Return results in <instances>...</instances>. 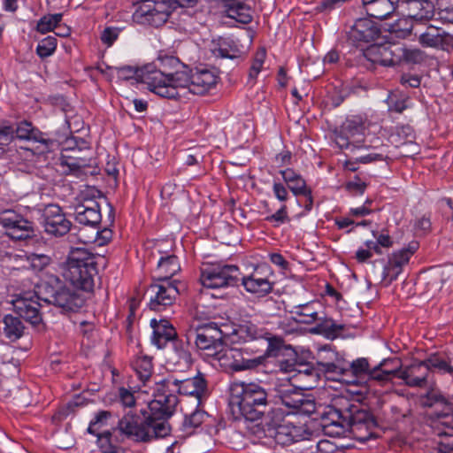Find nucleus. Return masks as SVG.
<instances>
[{"label":"nucleus","mask_w":453,"mask_h":453,"mask_svg":"<svg viewBox=\"0 0 453 453\" xmlns=\"http://www.w3.org/2000/svg\"><path fill=\"white\" fill-rule=\"evenodd\" d=\"M265 220L272 223L273 226H280L283 224L288 223L290 221V218L288 216L287 205L282 203L274 213L266 216Z\"/></svg>","instance_id":"nucleus-54"},{"label":"nucleus","mask_w":453,"mask_h":453,"mask_svg":"<svg viewBox=\"0 0 453 453\" xmlns=\"http://www.w3.org/2000/svg\"><path fill=\"white\" fill-rule=\"evenodd\" d=\"M424 364H426L429 372H437L453 378V357L446 358L440 353H433L424 359Z\"/></svg>","instance_id":"nucleus-37"},{"label":"nucleus","mask_w":453,"mask_h":453,"mask_svg":"<svg viewBox=\"0 0 453 453\" xmlns=\"http://www.w3.org/2000/svg\"><path fill=\"white\" fill-rule=\"evenodd\" d=\"M318 330L326 334L328 338H334L344 329V326L335 323L332 319L321 318L319 320Z\"/></svg>","instance_id":"nucleus-49"},{"label":"nucleus","mask_w":453,"mask_h":453,"mask_svg":"<svg viewBox=\"0 0 453 453\" xmlns=\"http://www.w3.org/2000/svg\"><path fill=\"white\" fill-rule=\"evenodd\" d=\"M197 0H145L135 10L134 19L142 25L160 27L177 7H191Z\"/></svg>","instance_id":"nucleus-6"},{"label":"nucleus","mask_w":453,"mask_h":453,"mask_svg":"<svg viewBox=\"0 0 453 453\" xmlns=\"http://www.w3.org/2000/svg\"><path fill=\"white\" fill-rule=\"evenodd\" d=\"M239 267L234 265H210L203 267L200 282L207 288L233 287L239 281Z\"/></svg>","instance_id":"nucleus-9"},{"label":"nucleus","mask_w":453,"mask_h":453,"mask_svg":"<svg viewBox=\"0 0 453 453\" xmlns=\"http://www.w3.org/2000/svg\"><path fill=\"white\" fill-rule=\"evenodd\" d=\"M119 29L115 27H106L101 34V41L107 47H111L119 37Z\"/></svg>","instance_id":"nucleus-62"},{"label":"nucleus","mask_w":453,"mask_h":453,"mask_svg":"<svg viewBox=\"0 0 453 453\" xmlns=\"http://www.w3.org/2000/svg\"><path fill=\"white\" fill-rule=\"evenodd\" d=\"M96 257L83 248L73 249L65 263L63 276L73 287L90 291L96 274Z\"/></svg>","instance_id":"nucleus-3"},{"label":"nucleus","mask_w":453,"mask_h":453,"mask_svg":"<svg viewBox=\"0 0 453 453\" xmlns=\"http://www.w3.org/2000/svg\"><path fill=\"white\" fill-rule=\"evenodd\" d=\"M272 189L274 197L279 202H280L281 204L285 203V202L288 199V188H286L283 183L280 181H273Z\"/></svg>","instance_id":"nucleus-61"},{"label":"nucleus","mask_w":453,"mask_h":453,"mask_svg":"<svg viewBox=\"0 0 453 453\" xmlns=\"http://www.w3.org/2000/svg\"><path fill=\"white\" fill-rule=\"evenodd\" d=\"M119 399L125 407H133L135 404L134 394L125 388L119 389Z\"/></svg>","instance_id":"nucleus-64"},{"label":"nucleus","mask_w":453,"mask_h":453,"mask_svg":"<svg viewBox=\"0 0 453 453\" xmlns=\"http://www.w3.org/2000/svg\"><path fill=\"white\" fill-rule=\"evenodd\" d=\"M266 58V52L265 49H259L254 55L252 59L251 66L249 73L250 79L256 80L259 73L263 68Z\"/></svg>","instance_id":"nucleus-55"},{"label":"nucleus","mask_w":453,"mask_h":453,"mask_svg":"<svg viewBox=\"0 0 453 453\" xmlns=\"http://www.w3.org/2000/svg\"><path fill=\"white\" fill-rule=\"evenodd\" d=\"M236 343L241 342H250L262 337V332L257 326L250 322L238 325L236 327Z\"/></svg>","instance_id":"nucleus-44"},{"label":"nucleus","mask_w":453,"mask_h":453,"mask_svg":"<svg viewBox=\"0 0 453 453\" xmlns=\"http://www.w3.org/2000/svg\"><path fill=\"white\" fill-rule=\"evenodd\" d=\"M437 19L442 24L453 25V0H441L439 4Z\"/></svg>","instance_id":"nucleus-53"},{"label":"nucleus","mask_w":453,"mask_h":453,"mask_svg":"<svg viewBox=\"0 0 453 453\" xmlns=\"http://www.w3.org/2000/svg\"><path fill=\"white\" fill-rule=\"evenodd\" d=\"M62 19V13L44 15L37 21L35 30L42 35H45L53 31L61 23Z\"/></svg>","instance_id":"nucleus-45"},{"label":"nucleus","mask_w":453,"mask_h":453,"mask_svg":"<svg viewBox=\"0 0 453 453\" xmlns=\"http://www.w3.org/2000/svg\"><path fill=\"white\" fill-rule=\"evenodd\" d=\"M71 225L58 205L49 204L45 207L43 227L47 234L56 237L63 236L70 231Z\"/></svg>","instance_id":"nucleus-19"},{"label":"nucleus","mask_w":453,"mask_h":453,"mask_svg":"<svg viewBox=\"0 0 453 453\" xmlns=\"http://www.w3.org/2000/svg\"><path fill=\"white\" fill-rule=\"evenodd\" d=\"M444 437L439 442L440 451L442 453H453V433L443 432Z\"/></svg>","instance_id":"nucleus-63"},{"label":"nucleus","mask_w":453,"mask_h":453,"mask_svg":"<svg viewBox=\"0 0 453 453\" xmlns=\"http://www.w3.org/2000/svg\"><path fill=\"white\" fill-rule=\"evenodd\" d=\"M284 411L278 408L272 410V415L266 422L272 428L271 436L280 445H289L308 439L310 434L303 425L296 426L293 422L283 419Z\"/></svg>","instance_id":"nucleus-8"},{"label":"nucleus","mask_w":453,"mask_h":453,"mask_svg":"<svg viewBox=\"0 0 453 453\" xmlns=\"http://www.w3.org/2000/svg\"><path fill=\"white\" fill-rule=\"evenodd\" d=\"M388 158V151L387 146L380 148L375 147L372 151L361 155L357 157V161L362 164H370L377 161H386Z\"/></svg>","instance_id":"nucleus-48"},{"label":"nucleus","mask_w":453,"mask_h":453,"mask_svg":"<svg viewBox=\"0 0 453 453\" xmlns=\"http://www.w3.org/2000/svg\"><path fill=\"white\" fill-rule=\"evenodd\" d=\"M188 81L183 84V89L179 91L180 98L174 101L182 102L188 94L203 96L210 92L218 83V76L210 70H196L191 73L188 68Z\"/></svg>","instance_id":"nucleus-14"},{"label":"nucleus","mask_w":453,"mask_h":453,"mask_svg":"<svg viewBox=\"0 0 453 453\" xmlns=\"http://www.w3.org/2000/svg\"><path fill=\"white\" fill-rule=\"evenodd\" d=\"M380 34V27L369 19H359L349 32V38L357 46L374 41Z\"/></svg>","instance_id":"nucleus-24"},{"label":"nucleus","mask_w":453,"mask_h":453,"mask_svg":"<svg viewBox=\"0 0 453 453\" xmlns=\"http://www.w3.org/2000/svg\"><path fill=\"white\" fill-rule=\"evenodd\" d=\"M58 40L55 36L48 35L42 39L36 46V54L41 58H46L53 55L56 51Z\"/></svg>","instance_id":"nucleus-47"},{"label":"nucleus","mask_w":453,"mask_h":453,"mask_svg":"<svg viewBox=\"0 0 453 453\" xmlns=\"http://www.w3.org/2000/svg\"><path fill=\"white\" fill-rule=\"evenodd\" d=\"M319 309H321L319 302L312 301L294 306L290 312L298 323L311 325L321 319Z\"/></svg>","instance_id":"nucleus-33"},{"label":"nucleus","mask_w":453,"mask_h":453,"mask_svg":"<svg viewBox=\"0 0 453 453\" xmlns=\"http://www.w3.org/2000/svg\"><path fill=\"white\" fill-rule=\"evenodd\" d=\"M74 218L81 225L96 226L102 219L100 206L94 200L79 203L74 208Z\"/></svg>","instance_id":"nucleus-27"},{"label":"nucleus","mask_w":453,"mask_h":453,"mask_svg":"<svg viewBox=\"0 0 453 453\" xmlns=\"http://www.w3.org/2000/svg\"><path fill=\"white\" fill-rule=\"evenodd\" d=\"M111 412L108 411H100L96 413L94 418L90 421L88 432L91 434H97L99 431L107 426L108 420L111 418Z\"/></svg>","instance_id":"nucleus-50"},{"label":"nucleus","mask_w":453,"mask_h":453,"mask_svg":"<svg viewBox=\"0 0 453 453\" xmlns=\"http://www.w3.org/2000/svg\"><path fill=\"white\" fill-rule=\"evenodd\" d=\"M150 326L152 328L151 343L158 349H165L178 338L175 328L167 319H152L150 320Z\"/></svg>","instance_id":"nucleus-23"},{"label":"nucleus","mask_w":453,"mask_h":453,"mask_svg":"<svg viewBox=\"0 0 453 453\" xmlns=\"http://www.w3.org/2000/svg\"><path fill=\"white\" fill-rule=\"evenodd\" d=\"M280 173L283 181L287 184L288 188H289L294 196H299L301 194L310 189L303 177L292 168L280 170Z\"/></svg>","instance_id":"nucleus-36"},{"label":"nucleus","mask_w":453,"mask_h":453,"mask_svg":"<svg viewBox=\"0 0 453 453\" xmlns=\"http://www.w3.org/2000/svg\"><path fill=\"white\" fill-rule=\"evenodd\" d=\"M370 365L365 357H359L352 361L349 368L346 369V377L350 374L351 378H342V380L348 384L365 385L370 372Z\"/></svg>","instance_id":"nucleus-32"},{"label":"nucleus","mask_w":453,"mask_h":453,"mask_svg":"<svg viewBox=\"0 0 453 453\" xmlns=\"http://www.w3.org/2000/svg\"><path fill=\"white\" fill-rule=\"evenodd\" d=\"M429 371L424 360L413 363L403 369L397 368L396 377L403 380L411 388H425L427 383Z\"/></svg>","instance_id":"nucleus-25"},{"label":"nucleus","mask_w":453,"mask_h":453,"mask_svg":"<svg viewBox=\"0 0 453 453\" xmlns=\"http://www.w3.org/2000/svg\"><path fill=\"white\" fill-rule=\"evenodd\" d=\"M165 391L166 394H172L176 391L180 395L189 397L193 399L195 407L198 408L203 400L208 397V387L207 381L202 374H198L195 377L178 380V379H166L162 383L157 385V388L154 393H157L158 389ZM173 395H175L173 394Z\"/></svg>","instance_id":"nucleus-7"},{"label":"nucleus","mask_w":453,"mask_h":453,"mask_svg":"<svg viewBox=\"0 0 453 453\" xmlns=\"http://www.w3.org/2000/svg\"><path fill=\"white\" fill-rule=\"evenodd\" d=\"M415 8L417 12L411 15L416 24L426 23L430 21L435 14L434 5L433 2L428 0L415 3Z\"/></svg>","instance_id":"nucleus-43"},{"label":"nucleus","mask_w":453,"mask_h":453,"mask_svg":"<svg viewBox=\"0 0 453 453\" xmlns=\"http://www.w3.org/2000/svg\"><path fill=\"white\" fill-rule=\"evenodd\" d=\"M401 53L400 43L389 42L373 43L364 50V56L368 61L384 66L398 65Z\"/></svg>","instance_id":"nucleus-17"},{"label":"nucleus","mask_w":453,"mask_h":453,"mask_svg":"<svg viewBox=\"0 0 453 453\" xmlns=\"http://www.w3.org/2000/svg\"><path fill=\"white\" fill-rule=\"evenodd\" d=\"M395 135L399 137V140L396 142L401 144L411 142L414 139L413 129L408 125L396 127Z\"/></svg>","instance_id":"nucleus-60"},{"label":"nucleus","mask_w":453,"mask_h":453,"mask_svg":"<svg viewBox=\"0 0 453 453\" xmlns=\"http://www.w3.org/2000/svg\"><path fill=\"white\" fill-rule=\"evenodd\" d=\"M30 266L34 271L40 272L50 263V257L44 254L32 253L27 257Z\"/></svg>","instance_id":"nucleus-57"},{"label":"nucleus","mask_w":453,"mask_h":453,"mask_svg":"<svg viewBox=\"0 0 453 453\" xmlns=\"http://www.w3.org/2000/svg\"><path fill=\"white\" fill-rule=\"evenodd\" d=\"M274 273L266 263L258 264L252 271L242 277V286L250 294L264 297L270 294L274 286Z\"/></svg>","instance_id":"nucleus-10"},{"label":"nucleus","mask_w":453,"mask_h":453,"mask_svg":"<svg viewBox=\"0 0 453 453\" xmlns=\"http://www.w3.org/2000/svg\"><path fill=\"white\" fill-rule=\"evenodd\" d=\"M195 411L190 413H185L183 426L185 429L196 428L200 426L206 419L207 414L202 410L195 407Z\"/></svg>","instance_id":"nucleus-51"},{"label":"nucleus","mask_w":453,"mask_h":453,"mask_svg":"<svg viewBox=\"0 0 453 453\" xmlns=\"http://www.w3.org/2000/svg\"><path fill=\"white\" fill-rule=\"evenodd\" d=\"M88 150L89 152L91 150L88 142L79 137L71 136L65 139L64 144H63V150L64 151H82Z\"/></svg>","instance_id":"nucleus-56"},{"label":"nucleus","mask_w":453,"mask_h":453,"mask_svg":"<svg viewBox=\"0 0 453 453\" xmlns=\"http://www.w3.org/2000/svg\"><path fill=\"white\" fill-rule=\"evenodd\" d=\"M176 280L157 281L150 288L151 296L150 298L149 307L150 310L161 311L167 306L173 304L179 289Z\"/></svg>","instance_id":"nucleus-16"},{"label":"nucleus","mask_w":453,"mask_h":453,"mask_svg":"<svg viewBox=\"0 0 453 453\" xmlns=\"http://www.w3.org/2000/svg\"><path fill=\"white\" fill-rule=\"evenodd\" d=\"M268 394L259 383L235 381L230 386V406L234 412L246 420L257 421L265 414L268 418L272 410L268 402Z\"/></svg>","instance_id":"nucleus-2"},{"label":"nucleus","mask_w":453,"mask_h":453,"mask_svg":"<svg viewBox=\"0 0 453 453\" xmlns=\"http://www.w3.org/2000/svg\"><path fill=\"white\" fill-rule=\"evenodd\" d=\"M167 356V363L180 369H187L192 363L191 354L187 344L177 338L172 344Z\"/></svg>","instance_id":"nucleus-31"},{"label":"nucleus","mask_w":453,"mask_h":453,"mask_svg":"<svg viewBox=\"0 0 453 453\" xmlns=\"http://www.w3.org/2000/svg\"><path fill=\"white\" fill-rule=\"evenodd\" d=\"M160 254L156 269L157 281L172 280L171 279L180 271L179 258L174 254L166 252H160Z\"/></svg>","instance_id":"nucleus-30"},{"label":"nucleus","mask_w":453,"mask_h":453,"mask_svg":"<svg viewBox=\"0 0 453 453\" xmlns=\"http://www.w3.org/2000/svg\"><path fill=\"white\" fill-rule=\"evenodd\" d=\"M151 65H146L142 67H135L131 65H125L112 68L117 78L120 81L134 80L137 82L143 83L147 88L151 92V88L159 92H165L162 87L159 86L163 82L164 76L156 71H150Z\"/></svg>","instance_id":"nucleus-13"},{"label":"nucleus","mask_w":453,"mask_h":453,"mask_svg":"<svg viewBox=\"0 0 453 453\" xmlns=\"http://www.w3.org/2000/svg\"><path fill=\"white\" fill-rule=\"evenodd\" d=\"M45 301L62 309L63 311H77L84 304V298L77 291L61 287L52 293Z\"/></svg>","instance_id":"nucleus-22"},{"label":"nucleus","mask_w":453,"mask_h":453,"mask_svg":"<svg viewBox=\"0 0 453 453\" xmlns=\"http://www.w3.org/2000/svg\"><path fill=\"white\" fill-rule=\"evenodd\" d=\"M195 343L204 355L213 358L224 342L214 333L211 320L196 326Z\"/></svg>","instance_id":"nucleus-20"},{"label":"nucleus","mask_w":453,"mask_h":453,"mask_svg":"<svg viewBox=\"0 0 453 453\" xmlns=\"http://www.w3.org/2000/svg\"><path fill=\"white\" fill-rule=\"evenodd\" d=\"M226 5V17L240 24H249L253 19L250 6L241 1H234Z\"/></svg>","instance_id":"nucleus-35"},{"label":"nucleus","mask_w":453,"mask_h":453,"mask_svg":"<svg viewBox=\"0 0 453 453\" xmlns=\"http://www.w3.org/2000/svg\"><path fill=\"white\" fill-rule=\"evenodd\" d=\"M38 299L35 293L28 292L19 296L13 302L14 309L18 314L34 325L40 323L42 320L41 304Z\"/></svg>","instance_id":"nucleus-21"},{"label":"nucleus","mask_w":453,"mask_h":453,"mask_svg":"<svg viewBox=\"0 0 453 453\" xmlns=\"http://www.w3.org/2000/svg\"><path fill=\"white\" fill-rule=\"evenodd\" d=\"M418 42L426 48L449 50L453 48V35L446 32L440 33L438 27L431 25L419 35Z\"/></svg>","instance_id":"nucleus-26"},{"label":"nucleus","mask_w":453,"mask_h":453,"mask_svg":"<svg viewBox=\"0 0 453 453\" xmlns=\"http://www.w3.org/2000/svg\"><path fill=\"white\" fill-rule=\"evenodd\" d=\"M154 393L149 403V411L140 413L129 411L118 422V429L127 439L135 442H150L170 434L171 428L167 418L173 413L178 398L172 394Z\"/></svg>","instance_id":"nucleus-1"},{"label":"nucleus","mask_w":453,"mask_h":453,"mask_svg":"<svg viewBox=\"0 0 453 453\" xmlns=\"http://www.w3.org/2000/svg\"><path fill=\"white\" fill-rule=\"evenodd\" d=\"M2 324L3 332L6 338L15 341L23 335L25 326L19 317L11 314L5 315Z\"/></svg>","instance_id":"nucleus-39"},{"label":"nucleus","mask_w":453,"mask_h":453,"mask_svg":"<svg viewBox=\"0 0 453 453\" xmlns=\"http://www.w3.org/2000/svg\"><path fill=\"white\" fill-rule=\"evenodd\" d=\"M212 359L225 372H236L258 367L265 360V354L250 347L234 348L223 343Z\"/></svg>","instance_id":"nucleus-5"},{"label":"nucleus","mask_w":453,"mask_h":453,"mask_svg":"<svg viewBox=\"0 0 453 453\" xmlns=\"http://www.w3.org/2000/svg\"><path fill=\"white\" fill-rule=\"evenodd\" d=\"M366 128V121L362 116H352L335 134V143L341 150H349L350 151L363 147L366 148V145L360 144V141L356 139V137L363 136Z\"/></svg>","instance_id":"nucleus-12"},{"label":"nucleus","mask_w":453,"mask_h":453,"mask_svg":"<svg viewBox=\"0 0 453 453\" xmlns=\"http://www.w3.org/2000/svg\"><path fill=\"white\" fill-rule=\"evenodd\" d=\"M394 362L395 361L393 359H384L374 367H371L367 383H365V385L367 387H371L374 382L383 384L391 380L394 376L397 375L398 365L394 368H387L386 366L388 363Z\"/></svg>","instance_id":"nucleus-34"},{"label":"nucleus","mask_w":453,"mask_h":453,"mask_svg":"<svg viewBox=\"0 0 453 453\" xmlns=\"http://www.w3.org/2000/svg\"><path fill=\"white\" fill-rule=\"evenodd\" d=\"M303 399V395L298 393H294L290 395H287L281 399L282 403L292 410V412H298L300 406L302 405V401Z\"/></svg>","instance_id":"nucleus-58"},{"label":"nucleus","mask_w":453,"mask_h":453,"mask_svg":"<svg viewBox=\"0 0 453 453\" xmlns=\"http://www.w3.org/2000/svg\"><path fill=\"white\" fill-rule=\"evenodd\" d=\"M402 53L399 56V64L405 62L408 64H418L424 59L423 52L418 49H408L400 44Z\"/></svg>","instance_id":"nucleus-52"},{"label":"nucleus","mask_w":453,"mask_h":453,"mask_svg":"<svg viewBox=\"0 0 453 453\" xmlns=\"http://www.w3.org/2000/svg\"><path fill=\"white\" fill-rule=\"evenodd\" d=\"M13 131V138L16 137L19 140L40 142L44 144L46 148H49L53 143L52 140L47 138L45 134L35 127L33 124L27 120H22L17 123Z\"/></svg>","instance_id":"nucleus-29"},{"label":"nucleus","mask_w":453,"mask_h":453,"mask_svg":"<svg viewBox=\"0 0 453 453\" xmlns=\"http://www.w3.org/2000/svg\"><path fill=\"white\" fill-rule=\"evenodd\" d=\"M421 403L424 406L436 408L434 413V426L439 430L438 434L441 438L444 437L445 431L453 433V406L446 402L441 394L431 390L421 398Z\"/></svg>","instance_id":"nucleus-11"},{"label":"nucleus","mask_w":453,"mask_h":453,"mask_svg":"<svg viewBox=\"0 0 453 453\" xmlns=\"http://www.w3.org/2000/svg\"><path fill=\"white\" fill-rule=\"evenodd\" d=\"M97 437V446L102 453H117L119 446L112 440V434L110 431L95 434Z\"/></svg>","instance_id":"nucleus-46"},{"label":"nucleus","mask_w":453,"mask_h":453,"mask_svg":"<svg viewBox=\"0 0 453 453\" xmlns=\"http://www.w3.org/2000/svg\"><path fill=\"white\" fill-rule=\"evenodd\" d=\"M389 111L402 113L404 110L411 107V99L409 96L399 90L390 91L385 100Z\"/></svg>","instance_id":"nucleus-41"},{"label":"nucleus","mask_w":453,"mask_h":453,"mask_svg":"<svg viewBox=\"0 0 453 453\" xmlns=\"http://www.w3.org/2000/svg\"><path fill=\"white\" fill-rule=\"evenodd\" d=\"M131 366L138 379L145 384L153 372L152 357L143 354L136 355L131 362Z\"/></svg>","instance_id":"nucleus-38"},{"label":"nucleus","mask_w":453,"mask_h":453,"mask_svg":"<svg viewBox=\"0 0 453 453\" xmlns=\"http://www.w3.org/2000/svg\"><path fill=\"white\" fill-rule=\"evenodd\" d=\"M365 13L377 19H384L396 9L398 0H361Z\"/></svg>","instance_id":"nucleus-28"},{"label":"nucleus","mask_w":453,"mask_h":453,"mask_svg":"<svg viewBox=\"0 0 453 453\" xmlns=\"http://www.w3.org/2000/svg\"><path fill=\"white\" fill-rule=\"evenodd\" d=\"M366 183L360 178L355 177L354 180L346 183V190L354 196L363 195L366 189Z\"/></svg>","instance_id":"nucleus-59"},{"label":"nucleus","mask_w":453,"mask_h":453,"mask_svg":"<svg viewBox=\"0 0 453 453\" xmlns=\"http://www.w3.org/2000/svg\"><path fill=\"white\" fill-rule=\"evenodd\" d=\"M417 249L418 244L416 242H411L408 247L391 253L383 265L381 283L385 286H388L395 280L403 273V266L409 263L411 256L415 253Z\"/></svg>","instance_id":"nucleus-15"},{"label":"nucleus","mask_w":453,"mask_h":453,"mask_svg":"<svg viewBox=\"0 0 453 453\" xmlns=\"http://www.w3.org/2000/svg\"><path fill=\"white\" fill-rule=\"evenodd\" d=\"M211 323L214 329V333L221 342L227 341L232 343H236V327H238V325H235L228 320L224 322L211 320Z\"/></svg>","instance_id":"nucleus-40"},{"label":"nucleus","mask_w":453,"mask_h":453,"mask_svg":"<svg viewBox=\"0 0 453 453\" xmlns=\"http://www.w3.org/2000/svg\"><path fill=\"white\" fill-rule=\"evenodd\" d=\"M158 66L151 65V71L160 73L165 79L159 83L163 90L159 92L151 88V92L157 96L166 99L180 98L179 91L183 89V84L188 81V66L183 65L178 58L174 56L159 54L157 58Z\"/></svg>","instance_id":"nucleus-4"},{"label":"nucleus","mask_w":453,"mask_h":453,"mask_svg":"<svg viewBox=\"0 0 453 453\" xmlns=\"http://www.w3.org/2000/svg\"><path fill=\"white\" fill-rule=\"evenodd\" d=\"M415 25L416 22L410 14L406 17H402L392 23L389 27V32L392 35L397 38L404 39L411 34Z\"/></svg>","instance_id":"nucleus-42"},{"label":"nucleus","mask_w":453,"mask_h":453,"mask_svg":"<svg viewBox=\"0 0 453 453\" xmlns=\"http://www.w3.org/2000/svg\"><path fill=\"white\" fill-rule=\"evenodd\" d=\"M0 223L7 234L14 240H25L34 234L33 223L13 211H3Z\"/></svg>","instance_id":"nucleus-18"}]
</instances>
